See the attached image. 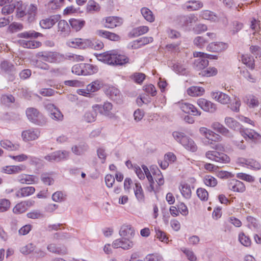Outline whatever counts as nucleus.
<instances>
[{
  "label": "nucleus",
  "mask_w": 261,
  "mask_h": 261,
  "mask_svg": "<svg viewBox=\"0 0 261 261\" xmlns=\"http://www.w3.org/2000/svg\"><path fill=\"white\" fill-rule=\"evenodd\" d=\"M99 61L111 65H122L128 62L129 59L124 55L119 54L116 50H110L99 54Z\"/></svg>",
  "instance_id": "f257e3e1"
},
{
  "label": "nucleus",
  "mask_w": 261,
  "mask_h": 261,
  "mask_svg": "<svg viewBox=\"0 0 261 261\" xmlns=\"http://www.w3.org/2000/svg\"><path fill=\"white\" fill-rule=\"evenodd\" d=\"M38 9L37 4H31L24 5L22 1L17 2L16 15L17 16H36L38 14Z\"/></svg>",
  "instance_id": "f03ea898"
},
{
  "label": "nucleus",
  "mask_w": 261,
  "mask_h": 261,
  "mask_svg": "<svg viewBox=\"0 0 261 261\" xmlns=\"http://www.w3.org/2000/svg\"><path fill=\"white\" fill-rule=\"evenodd\" d=\"M26 115L28 119L34 124L42 126L46 123V118L36 109L33 108L27 109Z\"/></svg>",
  "instance_id": "7ed1b4c3"
},
{
  "label": "nucleus",
  "mask_w": 261,
  "mask_h": 261,
  "mask_svg": "<svg viewBox=\"0 0 261 261\" xmlns=\"http://www.w3.org/2000/svg\"><path fill=\"white\" fill-rule=\"evenodd\" d=\"M36 57L49 63H60L65 59L63 55L57 52H39Z\"/></svg>",
  "instance_id": "20e7f679"
},
{
  "label": "nucleus",
  "mask_w": 261,
  "mask_h": 261,
  "mask_svg": "<svg viewBox=\"0 0 261 261\" xmlns=\"http://www.w3.org/2000/svg\"><path fill=\"white\" fill-rule=\"evenodd\" d=\"M205 156L212 161L221 163H227L230 161V158L227 155L216 150L207 151Z\"/></svg>",
  "instance_id": "39448f33"
},
{
  "label": "nucleus",
  "mask_w": 261,
  "mask_h": 261,
  "mask_svg": "<svg viewBox=\"0 0 261 261\" xmlns=\"http://www.w3.org/2000/svg\"><path fill=\"white\" fill-rule=\"evenodd\" d=\"M199 132L201 135L204 136L208 140V144L213 145L212 146L213 148L215 149H218V144H215L213 143V142H215L216 140H218L220 138V136L206 127H201L199 129Z\"/></svg>",
  "instance_id": "423d86ee"
},
{
  "label": "nucleus",
  "mask_w": 261,
  "mask_h": 261,
  "mask_svg": "<svg viewBox=\"0 0 261 261\" xmlns=\"http://www.w3.org/2000/svg\"><path fill=\"white\" fill-rule=\"evenodd\" d=\"M68 156L66 151H57L44 156V159L49 162H60L65 160Z\"/></svg>",
  "instance_id": "0eeeda50"
},
{
  "label": "nucleus",
  "mask_w": 261,
  "mask_h": 261,
  "mask_svg": "<svg viewBox=\"0 0 261 261\" xmlns=\"http://www.w3.org/2000/svg\"><path fill=\"white\" fill-rule=\"evenodd\" d=\"M68 45L72 47H79L81 48H91L92 41L90 39L75 38L68 42Z\"/></svg>",
  "instance_id": "6e6552de"
},
{
  "label": "nucleus",
  "mask_w": 261,
  "mask_h": 261,
  "mask_svg": "<svg viewBox=\"0 0 261 261\" xmlns=\"http://www.w3.org/2000/svg\"><path fill=\"white\" fill-rule=\"evenodd\" d=\"M112 108V103L109 102H105L103 105H95L93 106V108L97 110L100 114L110 117L113 115L111 113Z\"/></svg>",
  "instance_id": "1a4fd4ad"
},
{
  "label": "nucleus",
  "mask_w": 261,
  "mask_h": 261,
  "mask_svg": "<svg viewBox=\"0 0 261 261\" xmlns=\"http://www.w3.org/2000/svg\"><path fill=\"white\" fill-rule=\"evenodd\" d=\"M236 162L238 164L243 166H245L250 169L258 170L260 168V164L256 161L252 159H247L243 158H239L237 160Z\"/></svg>",
  "instance_id": "9d476101"
},
{
  "label": "nucleus",
  "mask_w": 261,
  "mask_h": 261,
  "mask_svg": "<svg viewBox=\"0 0 261 261\" xmlns=\"http://www.w3.org/2000/svg\"><path fill=\"white\" fill-rule=\"evenodd\" d=\"M112 245L115 248H121L127 250L133 247L134 243L128 239L122 238L115 240Z\"/></svg>",
  "instance_id": "9b49d317"
},
{
  "label": "nucleus",
  "mask_w": 261,
  "mask_h": 261,
  "mask_svg": "<svg viewBox=\"0 0 261 261\" xmlns=\"http://www.w3.org/2000/svg\"><path fill=\"white\" fill-rule=\"evenodd\" d=\"M228 188L229 190L237 192H243L245 190V186L243 182L236 179L228 180Z\"/></svg>",
  "instance_id": "f8f14e48"
},
{
  "label": "nucleus",
  "mask_w": 261,
  "mask_h": 261,
  "mask_svg": "<svg viewBox=\"0 0 261 261\" xmlns=\"http://www.w3.org/2000/svg\"><path fill=\"white\" fill-rule=\"evenodd\" d=\"M197 104L202 110L206 112L214 113L217 109L215 104L204 98L199 99L197 101Z\"/></svg>",
  "instance_id": "ddd939ff"
},
{
  "label": "nucleus",
  "mask_w": 261,
  "mask_h": 261,
  "mask_svg": "<svg viewBox=\"0 0 261 261\" xmlns=\"http://www.w3.org/2000/svg\"><path fill=\"white\" fill-rule=\"evenodd\" d=\"M39 132L38 130L31 128L24 130L22 132L21 137L24 141L35 140L39 136Z\"/></svg>",
  "instance_id": "4468645a"
},
{
  "label": "nucleus",
  "mask_w": 261,
  "mask_h": 261,
  "mask_svg": "<svg viewBox=\"0 0 261 261\" xmlns=\"http://www.w3.org/2000/svg\"><path fill=\"white\" fill-rule=\"evenodd\" d=\"M240 132L242 136L246 140L249 139L255 141L261 138V136L252 129H241Z\"/></svg>",
  "instance_id": "2eb2a0df"
},
{
  "label": "nucleus",
  "mask_w": 261,
  "mask_h": 261,
  "mask_svg": "<svg viewBox=\"0 0 261 261\" xmlns=\"http://www.w3.org/2000/svg\"><path fill=\"white\" fill-rule=\"evenodd\" d=\"M46 108L50 110V117L51 119L56 121H62L63 119V115L53 104L47 105Z\"/></svg>",
  "instance_id": "dca6fc26"
},
{
  "label": "nucleus",
  "mask_w": 261,
  "mask_h": 261,
  "mask_svg": "<svg viewBox=\"0 0 261 261\" xmlns=\"http://www.w3.org/2000/svg\"><path fill=\"white\" fill-rule=\"evenodd\" d=\"M211 96L213 99L223 105L227 104L230 101V97L227 94L220 91L213 92Z\"/></svg>",
  "instance_id": "f3484780"
},
{
  "label": "nucleus",
  "mask_w": 261,
  "mask_h": 261,
  "mask_svg": "<svg viewBox=\"0 0 261 261\" xmlns=\"http://www.w3.org/2000/svg\"><path fill=\"white\" fill-rule=\"evenodd\" d=\"M180 108L184 112L191 114L194 116H199L201 114V112L190 103L184 102L180 103Z\"/></svg>",
  "instance_id": "a211bd4d"
},
{
  "label": "nucleus",
  "mask_w": 261,
  "mask_h": 261,
  "mask_svg": "<svg viewBox=\"0 0 261 261\" xmlns=\"http://www.w3.org/2000/svg\"><path fill=\"white\" fill-rule=\"evenodd\" d=\"M25 169L26 166L25 165L20 164L19 165L7 166L3 168V171L7 174H14L24 171Z\"/></svg>",
  "instance_id": "6ab92c4d"
},
{
  "label": "nucleus",
  "mask_w": 261,
  "mask_h": 261,
  "mask_svg": "<svg viewBox=\"0 0 261 261\" xmlns=\"http://www.w3.org/2000/svg\"><path fill=\"white\" fill-rule=\"evenodd\" d=\"M104 21L105 27L108 28H114L120 26L123 23L122 17H106L103 19V21Z\"/></svg>",
  "instance_id": "aec40b11"
},
{
  "label": "nucleus",
  "mask_w": 261,
  "mask_h": 261,
  "mask_svg": "<svg viewBox=\"0 0 261 261\" xmlns=\"http://www.w3.org/2000/svg\"><path fill=\"white\" fill-rule=\"evenodd\" d=\"M228 47L226 43L223 42H212L207 46V50L212 52H221L226 50Z\"/></svg>",
  "instance_id": "412c9836"
},
{
  "label": "nucleus",
  "mask_w": 261,
  "mask_h": 261,
  "mask_svg": "<svg viewBox=\"0 0 261 261\" xmlns=\"http://www.w3.org/2000/svg\"><path fill=\"white\" fill-rule=\"evenodd\" d=\"M106 94L113 100L118 103L121 100V95L120 91L114 87H110L106 90Z\"/></svg>",
  "instance_id": "4be33fe9"
},
{
  "label": "nucleus",
  "mask_w": 261,
  "mask_h": 261,
  "mask_svg": "<svg viewBox=\"0 0 261 261\" xmlns=\"http://www.w3.org/2000/svg\"><path fill=\"white\" fill-rule=\"evenodd\" d=\"M202 7L203 4L198 1H190L182 6L183 9L188 11L198 10Z\"/></svg>",
  "instance_id": "5701e85b"
},
{
  "label": "nucleus",
  "mask_w": 261,
  "mask_h": 261,
  "mask_svg": "<svg viewBox=\"0 0 261 261\" xmlns=\"http://www.w3.org/2000/svg\"><path fill=\"white\" fill-rule=\"evenodd\" d=\"M95 34L99 37L107 38L112 41H118L120 39L118 35L103 30H96Z\"/></svg>",
  "instance_id": "b1692460"
},
{
  "label": "nucleus",
  "mask_w": 261,
  "mask_h": 261,
  "mask_svg": "<svg viewBox=\"0 0 261 261\" xmlns=\"http://www.w3.org/2000/svg\"><path fill=\"white\" fill-rule=\"evenodd\" d=\"M37 179V178L33 175L22 174L17 177V180L23 184H32L35 183Z\"/></svg>",
  "instance_id": "393cba45"
},
{
  "label": "nucleus",
  "mask_w": 261,
  "mask_h": 261,
  "mask_svg": "<svg viewBox=\"0 0 261 261\" xmlns=\"http://www.w3.org/2000/svg\"><path fill=\"white\" fill-rule=\"evenodd\" d=\"M181 145L186 149L192 152H195L197 149V146L194 141L188 136L182 140Z\"/></svg>",
  "instance_id": "a878e982"
},
{
  "label": "nucleus",
  "mask_w": 261,
  "mask_h": 261,
  "mask_svg": "<svg viewBox=\"0 0 261 261\" xmlns=\"http://www.w3.org/2000/svg\"><path fill=\"white\" fill-rule=\"evenodd\" d=\"M35 191V189L33 187H26L19 189L16 193L17 197H24L32 195Z\"/></svg>",
  "instance_id": "bb28decb"
},
{
  "label": "nucleus",
  "mask_w": 261,
  "mask_h": 261,
  "mask_svg": "<svg viewBox=\"0 0 261 261\" xmlns=\"http://www.w3.org/2000/svg\"><path fill=\"white\" fill-rule=\"evenodd\" d=\"M225 124L229 128L234 130H240L241 129L240 124L233 118L226 117L225 118Z\"/></svg>",
  "instance_id": "cd10ccee"
},
{
  "label": "nucleus",
  "mask_w": 261,
  "mask_h": 261,
  "mask_svg": "<svg viewBox=\"0 0 261 261\" xmlns=\"http://www.w3.org/2000/svg\"><path fill=\"white\" fill-rule=\"evenodd\" d=\"M134 190L138 201L140 202H144L145 201V195L141 184L139 182H136Z\"/></svg>",
  "instance_id": "c85d7f7f"
},
{
  "label": "nucleus",
  "mask_w": 261,
  "mask_h": 261,
  "mask_svg": "<svg viewBox=\"0 0 261 261\" xmlns=\"http://www.w3.org/2000/svg\"><path fill=\"white\" fill-rule=\"evenodd\" d=\"M0 145L3 148L10 151L17 150L19 148L18 144H13L9 140H1Z\"/></svg>",
  "instance_id": "c756f323"
},
{
  "label": "nucleus",
  "mask_w": 261,
  "mask_h": 261,
  "mask_svg": "<svg viewBox=\"0 0 261 261\" xmlns=\"http://www.w3.org/2000/svg\"><path fill=\"white\" fill-rule=\"evenodd\" d=\"M119 234L122 238L128 237L130 238L135 235V231L129 226H123L119 231Z\"/></svg>",
  "instance_id": "7c9ffc66"
},
{
  "label": "nucleus",
  "mask_w": 261,
  "mask_h": 261,
  "mask_svg": "<svg viewBox=\"0 0 261 261\" xmlns=\"http://www.w3.org/2000/svg\"><path fill=\"white\" fill-rule=\"evenodd\" d=\"M179 189L182 196L186 199H190L191 197V190L189 185L186 183H181Z\"/></svg>",
  "instance_id": "2f4dec72"
},
{
  "label": "nucleus",
  "mask_w": 261,
  "mask_h": 261,
  "mask_svg": "<svg viewBox=\"0 0 261 261\" xmlns=\"http://www.w3.org/2000/svg\"><path fill=\"white\" fill-rule=\"evenodd\" d=\"M103 86L101 80H95L87 86V91L89 92H94L100 89Z\"/></svg>",
  "instance_id": "473e14b6"
},
{
  "label": "nucleus",
  "mask_w": 261,
  "mask_h": 261,
  "mask_svg": "<svg viewBox=\"0 0 261 261\" xmlns=\"http://www.w3.org/2000/svg\"><path fill=\"white\" fill-rule=\"evenodd\" d=\"M148 30V28L146 26H141L136 28L129 32V36L131 37H137L147 33Z\"/></svg>",
  "instance_id": "72a5a7b5"
},
{
  "label": "nucleus",
  "mask_w": 261,
  "mask_h": 261,
  "mask_svg": "<svg viewBox=\"0 0 261 261\" xmlns=\"http://www.w3.org/2000/svg\"><path fill=\"white\" fill-rule=\"evenodd\" d=\"M15 9H17V3L16 4L13 2L5 4L2 8V13L4 15H10L14 12Z\"/></svg>",
  "instance_id": "f704fd0d"
},
{
  "label": "nucleus",
  "mask_w": 261,
  "mask_h": 261,
  "mask_svg": "<svg viewBox=\"0 0 261 261\" xmlns=\"http://www.w3.org/2000/svg\"><path fill=\"white\" fill-rule=\"evenodd\" d=\"M204 92V89L202 87L192 86L187 90V93L191 96H199Z\"/></svg>",
  "instance_id": "c9c22d12"
},
{
  "label": "nucleus",
  "mask_w": 261,
  "mask_h": 261,
  "mask_svg": "<svg viewBox=\"0 0 261 261\" xmlns=\"http://www.w3.org/2000/svg\"><path fill=\"white\" fill-rule=\"evenodd\" d=\"M208 64V61L204 57H199L194 63L195 68L197 70L203 69Z\"/></svg>",
  "instance_id": "e433bc0d"
},
{
  "label": "nucleus",
  "mask_w": 261,
  "mask_h": 261,
  "mask_svg": "<svg viewBox=\"0 0 261 261\" xmlns=\"http://www.w3.org/2000/svg\"><path fill=\"white\" fill-rule=\"evenodd\" d=\"M47 249L49 251L58 254L63 255L67 253V250L65 248L57 247L54 244L48 245Z\"/></svg>",
  "instance_id": "4c0bfd02"
},
{
  "label": "nucleus",
  "mask_w": 261,
  "mask_h": 261,
  "mask_svg": "<svg viewBox=\"0 0 261 261\" xmlns=\"http://www.w3.org/2000/svg\"><path fill=\"white\" fill-rule=\"evenodd\" d=\"M63 2L64 0H50L45 6L46 10L48 11H51L58 9Z\"/></svg>",
  "instance_id": "58836bf2"
},
{
  "label": "nucleus",
  "mask_w": 261,
  "mask_h": 261,
  "mask_svg": "<svg viewBox=\"0 0 261 261\" xmlns=\"http://www.w3.org/2000/svg\"><path fill=\"white\" fill-rule=\"evenodd\" d=\"M58 21L57 18L53 19L51 17H46L40 21V26L43 29H49L51 28Z\"/></svg>",
  "instance_id": "ea45409f"
},
{
  "label": "nucleus",
  "mask_w": 261,
  "mask_h": 261,
  "mask_svg": "<svg viewBox=\"0 0 261 261\" xmlns=\"http://www.w3.org/2000/svg\"><path fill=\"white\" fill-rule=\"evenodd\" d=\"M172 69L176 73L181 75L186 74L188 72L186 66L179 62L175 63L172 66Z\"/></svg>",
  "instance_id": "a19ab883"
},
{
  "label": "nucleus",
  "mask_w": 261,
  "mask_h": 261,
  "mask_svg": "<svg viewBox=\"0 0 261 261\" xmlns=\"http://www.w3.org/2000/svg\"><path fill=\"white\" fill-rule=\"evenodd\" d=\"M20 43L23 47L28 48H35L41 45L40 42L34 40H21Z\"/></svg>",
  "instance_id": "79ce46f5"
},
{
  "label": "nucleus",
  "mask_w": 261,
  "mask_h": 261,
  "mask_svg": "<svg viewBox=\"0 0 261 261\" xmlns=\"http://www.w3.org/2000/svg\"><path fill=\"white\" fill-rule=\"evenodd\" d=\"M98 71V67L90 64H84V75L93 74Z\"/></svg>",
  "instance_id": "37998d69"
},
{
  "label": "nucleus",
  "mask_w": 261,
  "mask_h": 261,
  "mask_svg": "<svg viewBox=\"0 0 261 261\" xmlns=\"http://www.w3.org/2000/svg\"><path fill=\"white\" fill-rule=\"evenodd\" d=\"M69 22L72 28H73L76 31L81 30L83 27L85 23L84 20L77 19L75 18H71L69 20Z\"/></svg>",
  "instance_id": "c03bdc74"
},
{
  "label": "nucleus",
  "mask_w": 261,
  "mask_h": 261,
  "mask_svg": "<svg viewBox=\"0 0 261 261\" xmlns=\"http://www.w3.org/2000/svg\"><path fill=\"white\" fill-rule=\"evenodd\" d=\"M29 201H22L17 204L13 210V211L15 214H20L25 212L28 205H29Z\"/></svg>",
  "instance_id": "a18cd8bd"
},
{
  "label": "nucleus",
  "mask_w": 261,
  "mask_h": 261,
  "mask_svg": "<svg viewBox=\"0 0 261 261\" xmlns=\"http://www.w3.org/2000/svg\"><path fill=\"white\" fill-rule=\"evenodd\" d=\"M242 61L243 63L245 64L247 67L253 69L254 67V61L252 57L245 55L242 56Z\"/></svg>",
  "instance_id": "49530a36"
},
{
  "label": "nucleus",
  "mask_w": 261,
  "mask_h": 261,
  "mask_svg": "<svg viewBox=\"0 0 261 261\" xmlns=\"http://www.w3.org/2000/svg\"><path fill=\"white\" fill-rule=\"evenodd\" d=\"M97 112V110L92 108V110L86 112L84 116L85 121L87 122H94L96 119Z\"/></svg>",
  "instance_id": "de8ad7c7"
},
{
  "label": "nucleus",
  "mask_w": 261,
  "mask_h": 261,
  "mask_svg": "<svg viewBox=\"0 0 261 261\" xmlns=\"http://www.w3.org/2000/svg\"><path fill=\"white\" fill-rule=\"evenodd\" d=\"M86 9L89 12H98L100 10V7L99 4L94 1L90 0L87 5Z\"/></svg>",
  "instance_id": "09e8293b"
},
{
  "label": "nucleus",
  "mask_w": 261,
  "mask_h": 261,
  "mask_svg": "<svg viewBox=\"0 0 261 261\" xmlns=\"http://www.w3.org/2000/svg\"><path fill=\"white\" fill-rule=\"evenodd\" d=\"M244 101L251 108L257 107L259 105L257 99L252 95L247 96Z\"/></svg>",
  "instance_id": "8fccbe9b"
},
{
  "label": "nucleus",
  "mask_w": 261,
  "mask_h": 261,
  "mask_svg": "<svg viewBox=\"0 0 261 261\" xmlns=\"http://www.w3.org/2000/svg\"><path fill=\"white\" fill-rule=\"evenodd\" d=\"M203 182L204 184L211 187H214L217 185V179L213 176L206 175L203 178Z\"/></svg>",
  "instance_id": "3c124183"
},
{
  "label": "nucleus",
  "mask_w": 261,
  "mask_h": 261,
  "mask_svg": "<svg viewBox=\"0 0 261 261\" xmlns=\"http://www.w3.org/2000/svg\"><path fill=\"white\" fill-rule=\"evenodd\" d=\"M194 17H180V25L181 27H186L190 28L192 25V23L195 21Z\"/></svg>",
  "instance_id": "603ef678"
},
{
  "label": "nucleus",
  "mask_w": 261,
  "mask_h": 261,
  "mask_svg": "<svg viewBox=\"0 0 261 261\" xmlns=\"http://www.w3.org/2000/svg\"><path fill=\"white\" fill-rule=\"evenodd\" d=\"M241 105L239 98L236 97L234 101L228 106V107L233 112L238 113L240 111V107Z\"/></svg>",
  "instance_id": "864d4df0"
},
{
  "label": "nucleus",
  "mask_w": 261,
  "mask_h": 261,
  "mask_svg": "<svg viewBox=\"0 0 261 261\" xmlns=\"http://www.w3.org/2000/svg\"><path fill=\"white\" fill-rule=\"evenodd\" d=\"M42 35L41 34L36 32L34 31H29V32H25L23 33H21L18 35V37L19 38H36L38 36Z\"/></svg>",
  "instance_id": "5fc2aeb1"
},
{
  "label": "nucleus",
  "mask_w": 261,
  "mask_h": 261,
  "mask_svg": "<svg viewBox=\"0 0 261 261\" xmlns=\"http://www.w3.org/2000/svg\"><path fill=\"white\" fill-rule=\"evenodd\" d=\"M41 179L45 185L50 186L54 184V179L51 174L48 173H44L41 174Z\"/></svg>",
  "instance_id": "6e6d98bb"
},
{
  "label": "nucleus",
  "mask_w": 261,
  "mask_h": 261,
  "mask_svg": "<svg viewBox=\"0 0 261 261\" xmlns=\"http://www.w3.org/2000/svg\"><path fill=\"white\" fill-rule=\"evenodd\" d=\"M152 41L153 38L152 37H143L134 41V45H136V43L139 44L138 46L140 47L141 46L145 45L150 42H152Z\"/></svg>",
  "instance_id": "4d7b16f0"
},
{
  "label": "nucleus",
  "mask_w": 261,
  "mask_h": 261,
  "mask_svg": "<svg viewBox=\"0 0 261 261\" xmlns=\"http://www.w3.org/2000/svg\"><path fill=\"white\" fill-rule=\"evenodd\" d=\"M197 195L198 198L203 201H206L208 199V192L207 191L202 188H198L196 191Z\"/></svg>",
  "instance_id": "13d9d810"
},
{
  "label": "nucleus",
  "mask_w": 261,
  "mask_h": 261,
  "mask_svg": "<svg viewBox=\"0 0 261 261\" xmlns=\"http://www.w3.org/2000/svg\"><path fill=\"white\" fill-rule=\"evenodd\" d=\"M1 67L2 69L6 72H10L14 70V65L7 61H4L1 63Z\"/></svg>",
  "instance_id": "bf43d9fd"
},
{
  "label": "nucleus",
  "mask_w": 261,
  "mask_h": 261,
  "mask_svg": "<svg viewBox=\"0 0 261 261\" xmlns=\"http://www.w3.org/2000/svg\"><path fill=\"white\" fill-rule=\"evenodd\" d=\"M35 246L32 243H29L24 246L22 247L20 251L24 254H28L35 250Z\"/></svg>",
  "instance_id": "052dcab7"
},
{
  "label": "nucleus",
  "mask_w": 261,
  "mask_h": 261,
  "mask_svg": "<svg viewBox=\"0 0 261 261\" xmlns=\"http://www.w3.org/2000/svg\"><path fill=\"white\" fill-rule=\"evenodd\" d=\"M88 149V146L87 145L84 144L82 146H75L72 148V150L73 152L77 155L82 154L85 151Z\"/></svg>",
  "instance_id": "680f3d73"
},
{
  "label": "nucleus",
  "mask_w": 261,
  "mask_h": 261,
  "mask_svg": "<svg viewBox=\"0 0 261 261\" xmlns=\"http://www.w3.org/2000/svg\"><path fill=\"white\" fill-rule=\"evenodd\" d=\"M84 64H77L74 65L72 68V72L78 75H84Z\"/></svg>",
  "instance_id": "e2e57ef3"
},
{
  "label": "nucleus",
  "mask_w": 261,
  "mask_h": 261,
  "mask_svg": "<svg viewBox=\"0 0 261 261\" xmlns=\"http://www.w3.org/2000/svg\"><path fill=\"white\" fill-rule=\"evenodd\" d=\"M69 27L67 22L64 20H60L58 23V31L62 32H68Z\"/></svg>",
  "instance_id": "0e129e2a"
},
{
  "label": "nucleus",
  "mask_w": 261,
  "mask_h": 261,
  "mask_svg": "<svg viewBox=\"0 0 261 261\" xmlns=\"http://www.w3.org/2000/svg\"><path fill=\"white\" fill-rule=\"evenodd\" d=\"M217 73V70L216 68L214 67H210L205 70H204L200 73V74H201L203 76H211L213 75H216Z\"/></svg>",
  "instance_id": "69168bd1"
},
{
  "label": "nucleus",
  "mask_w": 261,
  "mask_h": 261,
  "mask_svg": "<svg viewBox=\"0 0 261 261\" xmlns=\"http://www.w3.org/2000/svg\"><path fill=\"white\" fill-rule=\"evenodd\" d=\"M65 195L61 191H57L52 195V199L55 202H61L65 199Z\"/></svg>",
  "instance_id": "338daca9"
},
{
  "label": "nucleus",
  "mask_w": 261,
  "mask_h": 261,
  "mask_svg": "<svg viewBox=\"0 0 261 261\" xmlns=\"http://www.w3.org/2000/svg\"><path fill=\"white\" fill-rule=\"evenodd\" d=\"M181 251L185 254L188 259L190 261H196L197 260L196 256L191 250L184 248L181 249Z\"/></svg>",
  "instance_id": "774afa93"
}]
</instances>
